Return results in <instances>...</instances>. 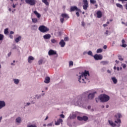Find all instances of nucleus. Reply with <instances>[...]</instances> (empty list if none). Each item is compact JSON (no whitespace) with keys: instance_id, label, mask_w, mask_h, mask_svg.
Returning a JSON list of instances; mask_svg holds the SVG:
<instances>
[{"instance_id":"obj_63","label":"nucleus","mask_w":127,"mask_h":127,"mask_svg":"<svg viewBox=\"0 0 127 127\" xmlns=\"http://www.w3.org/2000/svg\"><path fill=\"white\" fill-rule=\"evenodd\" d=\"M125 6H126V9L127 10V3L125 5Z\"/></svg>"},{"instance_id":"obj_54","label":"nucleus","mask_w":127,"mask_h":127,"mask_svg":"<svg viewBox=\"0 0 127 127\" xmlns=\"http://www.w3.org/2000/svg\"><path fill=\"white\" fill-rule=\"evenodd\" d=\"M15 6L16 5L14 4V3L12 4V7H13V8H15Z\"/></svg>"},{"instance_id":"obj_18","label":"nucleus","mask_w":127,"mask_h":127,"mask_svg":"<svg viewBox=\"0 0 127 127\" xmlns=\"http://www.w3.org/2000/svg\"><path fill=\"white\" fill-rule=\"evenodd\" d=\"M61 123H63V120L62 119H59L57 122L55 123V125L56 126H59Z\"/></svg>"},{"instance_id":"obj_25","label":"nucleus","mask_w":127,"mask_h":127,"mask_svg":"<svg viewBox=\"0 0 127 127\" xmlns=\"http://www.w3.org/2000/svg\"><path fill=\"white\" fill-rule=\"evenodd\" d=\"M111 79H112L114 84H117V83H118V79H117V78H116V77H112Z\"/></svg>"},{"instance_id":"obj_2","label":"nucleus","mask_w":127,"mask_h":127,"mask_svg":"<svg viewBox=\"0 0 127 127\" xmlns=\"http://www.w3.org/2000/svg\"><path fill=\"white\" fill-rule=\"evenodd\" d=\"M122 114L121 113H117L115 115V123H114L112 121L109 120L108 123L112 127H120L121 124H122V121L121 120V118H122Z\"/></svg>"},{"instance_id":"obj_34","label":"nucleus","mask_w":127,"mask_h":127,"mask_svg":"<svg viewBox=\"0 0 127 127\" xmlns=\"http://www.w3.org/2000/svg\"><path fill=\"white\" fill-rule=\"evenodd\" d=\"M87 54H88V55H89L90 56H93V52H92L91 51H89L87 52Z\"/></svg>"},{"instance_id":"obj_33","label":"nucleus","mask_w":127,"mask_h":127,"mask_svg":"<svg viewBox=\"0 0 127 127\" xmlns=\"http://www.w3.org/2000/svg\"><path fill=\"white\" fill-rule=\"evenodd\" d=\"M33 30H36L37 29V26L36 25H34L32 26Z\"/></svg>"},{"instance_id":"obj_3","label":"nucleus","mask_w":127,"mask_h":127,"mask_svg":"<svg viewBox=\"0 0 127 127\" xmlns=\"http://www.w3.org/2000/svg\"><path fill=\"white\" fill-rule=\"evenodd\" d=\"M90 77V73L89 71L85 70L84 72L81 75H79L78 77L79 83H82V84H86V81L89 80Z\"/></svg>"},{"instance_id":"obj_39","label":"nucleus","mask_w":127,"mask_h":127,"mask_svg":"<svg viewBox=\"0 0 127 127\" xmlns=\"http://www.w3.org/2000/svg\"><path fill=\"white\" fill-rule=\"evenodd\" d=\"M43 62V60H40L39 61H38V64L39 65H41V64H42V63Z\"/></svg>"},{"instance_id":"obj_22","label":"nucleus","mask_w":127,"mask_h":127,"mask_svg":"<svg viewBox=\"0 0 127 127\" xmlns=\"http://www.w3.org/2000/svg\"><path fill=\"white\" fill-rule=\"evenodd\" d=\"M125 42H126V41H125V40L123 39L122 40V45H121L122 47H124V48H126V47H127V45L126 44H125Z\"/></svg>"},{"instance_id":"obj_11","label":"nucleus","mask_w":127,"mask_h":127,"mask_svg":"<svg viewBox=\"0 0 127 127\" xmlns=\"http://www.w3.org/2000/svg\"><path fill=\"white\" fill-rule=\"evenodd\" d=\"M48 55L49 56H52V55H57V57L58 55H57V53L56 52V51H55L53 50H50L48 52Z\"/></svg>"},{"instance_id":"obj_17","label":"nucleus","mask_w":127,"mask_h":127,"mask_svg":"<svg viewBox=\"0 0 127 127\" xmlns=\"http://www.w3.org/2000/svg\"><path fill=\"white\" fill-rule=\"evenodd\" d=\"M21 122H22V120H21V118H20V117H18L16 118L15 122L16 123V124H20Z\"/></svg>"},{"instance_id":"obj_64","label":"nucleus","mask_w":127,"mask_h":127,"mask_svg":"<svg viewBox=\"0 0 127 127\" xmlns=\"http://www.w3.org/2000/svg\"><path fill=\"white\" fill-rule=\"evenodd\" d=\"M8 10H9V11H11V9L10 8H9Z\"/></svg>"},{"instance_id":"obj_56","label":"nucleus","mask_w":127,"mask_h":127,"mask_svg":"<svg viewBox=\"0 0 127 127\" xmlns=\"http://www.w3.org/2000/svg\"><path fill=\"white\" fill-rule=\"evenodd\" d=\"M103 26H104V27H106V26H108V24H103Z\"/></svg>"},{"instance_id":"obj_47","label":"nucleus","mask_w":127,"mask_h":127,"mask_svg":"<svg viewBox=\"0 0 127 127\" xmlns=\"http://www.w3.org/2000/svg\"><path fill=\"white\" fill-rule=\"evenodd\" d=\"M81 25H82V26H85V22H84V21H82L81 22Z\"/></svg>"},{"instance_id":"obj_29","label":"nucleus","mask_w":127,"mask_h":127,"mask_svg":"<svg viewBox=\"0 0 127 127\" xmlns=\"http://www.w3.org/2000/svg\"><path fill=\"white\" fill-rule=\"evenodd\" d=\"M116 6L117 7H119L120 8H124V7H123V5L121 4L120 3H116Z\"/></svg>"},{"instance_id":"obj_41","label":"nucleus","mask_w":127,"mask_h":127,"mask_svg":"<svg viewBox=\"0 0 127 127\" xmlns=\"http://www.w3.org/2000/svg\"><path fill=\"white\" fill-rule=\"evenodd\" d=\"M122 66L123 68H124V69H125V68L127 67V64H122Z\"/></svg>"},{"instance_id":"obj_26","label":"nucleus","mask_w":127,"mask_h":127,"mask_svg":"<svg viewBox=\"0 0 127 127\" xmlns=\"http://www.w3.org/2000/svg\"><path fill=\"white\" fill-rule=\"evenodd\" d=\"M101 64H102V65H108V64H109V61H102L101 62Z\"/></svg>"},{"instance_id":"obj_20","label":"nucleus","mask_w":127,"mask_h":127,"mask_svg":"<svg viewBox=\"0 0 127 127\" xmlns=\"http://www.w3.org/2000/svg\"><path fill=\"white\" fill-rule=\"evenodd\" d=\"M13 81L14 82V84H15V85H18V84H19V79L17 78L13 79Z\"/></svg>"},{"instance_id":"obj_50","label":"nucleus","mask_w":127,"mask_h":127,"mask_svg":"<svg viewBox=\"0 0 127 127\" xmlns=\"http://www.w3.org/2000/svg\"><path fill=\"white\" fill-rule=\"evenodd\" d=\"M122 24H125V25L127 26V23H125L124 21H122Z\"/></svg>"},{"instance_id":"obj_48","label":"nucleus","mask_w":127,"mask_h":127,"mask_svg":"<svg viewBox=\"0 0 127 127\" xmlns=\"http://www.w3.org/2000/svg\"><path fill=\"white\" fill-rule=\"evenodd\" d=\"M76 14L77 17H79V16H80V14L79 13V12H76Z\"/></svg>"},{"instance_id":"obj_49","label":"nucleus","mask_w":127,"mask_h":127,"mask_svg":"<svg viewBox=\"0 0 127 127\" xmlns=\"http://www.w3.org/2000/svg\"><path fill=\"white\" fill-rule=\"evenodd\" d=\"M60 117H61V118H62L63 119H64V118H65V116H64V115H63V114H61L60 115Z\"/></svg>"},{"instance_id":"obj_58","label":"nucleus","mask_w":127,"mask_h":127,"mask_svg":"<svg viewBox=\"0 0 127 127\" xmlns=\"http://www.w3.org/2000/svg\"><path fill=\"white\" fill-rule=\"evenodd\" d=\"M13 33H14V32H13V31H11L10 32V34H13Z\"/></svg>"},{"instance_id":"obj_23","label":"nucleus","mask_w":127,"mask_h":127,"mask_svg":"<svg viewBox=\"0 0 127 127\" xmlns=\"http://www.w3.org/2000/svg\"><path fill=\"white\" fill-rule=\"evenodd\" d=\"M97 15L98 18H101V17H102V12L101 11H98Z\"/></svg>"},{"instance_id":"obj_28","label":"nucleus","mask_w":127,"mask_h":127,"mask_svg":"<svg viewBox=\"0 0 127 127\" xmlns=\"http://www.w3.org/2000/svg\"><path fill=\"white\" fill-rule=\"evenodd\" d=\"M47 0H42V2L45 3V4H46V5H49V2H48V1H47Z\"/></svg>"},{"instance_id":"obj_10","label":"nucleus","mask_w":127,"mask_h":127,"mask_svg":"<svg viewBox=\"0 0 127 127\" xmlns=\"http://www.w3.org/2000/svg\"><path fill=\"white\" fill-rule=\"evenodd\" d=\"M93 57L95 60H102L103 59V56L101 55L95 54Z\"/></svg>"},{"instance_id":"obj_61","label":"nucleus","mask_w":127,"mask_h":127,"mask_svg":"<svg viewBox=\"0 0 127 127\" xmlns=\"http://www.w3.org/2000/svg\"><path fill=\"white\" fill-rule=\"evenodd\" d=\"M117 70L118 71H120V67H117Z\"/></svg>"},{"instance_id":"obj_38","label":"nucleus","mask_w":127,"mask_h":127,"mask_svg":"<svg viewBox=\"0 0 127 127\" xmlns=\"http://www.w3.org/2000/svg\"><path fill=\"white\" fill-rule=\"evenodd\" d=\"M51 41L52 42V43H57V41H56V40L53 39L51 40Z\"/></svg>"},{"instance_id":"obj_40","label":"nucleus","mask_w":127,"mask_h":127,"mask_svg":"<svg viewBox=\"0 0 127 127\" xmlns=\"http://www.w3.org/2000/svg\"><path fill=\"white\" fill-rule=\"evenodd\" d=\"M105 35L108 36L109 35V30H106V32L104 33Z\"/></svg>"},{"instance_id":"obj_45","label":"nucleus","mask_w":127,"mask_h":127,"mask_svg":"<svg viewBox=\"0 0 127 127\" xmlns=\"http://www.w3.org/2000/svg\"><path fill=\"white\" fill-rule=\"evenodd\" d=\"M53 124V123H50L47 125V127H52Z\"/></svg>"},{"instance_id":"obj_35","label":"nucleus","mask_w":127,"mask_h":127,"mask_svg":"<svg viewBox=\"0 0 127 127\" xmlns=\"http://www.w3.org/2000/svg\"><path fill=\"white\" fill-rule=\"evenodd\" d=\"M4 34H8V29L6 28L4 30Z\"/></svg>"},{"instance_id":"obj_27","label":"nucleus","mask_w":127,"mask_h":127,"mask_svg":"<svg viewBox=\"0 0 127 127\" xmlns=\"http://www.w3.org/2000/svg\"><path fill=\"white\" fill-rule=\"evenodd\" d=\"M32 21L33 23H37V22H38V20L36 18H34L32 19Z\"/></svg>"},{"instance_id":"obj_15","label":"nucleus","mask_w":127,"mask_h":127,"mask_svg":"<svg viewBox=\"0 0 127 127\" xmlns=\"http://www.w3.org/2000/svg\"><path fill=\"white\" fill-rule=\"evenodd\" d=\"M44 39H50L51 38V35L47 34L43 36Z\"/></svg>"},{"instance_id":"obj_6","label":"nucleus","mask_w":127,"mask_h":127,"mask_svg":"<svg viewBox=\"0 0 127 127\" xmlns=\"http://www.w3.org/2000/svg\"><path fill=\"white\" fill-rule=\"evenodd\" d=\"M61 16L63 17V18H61L60 21L62 23H63L64 22V19H68V18H69V15H68L66 13H63L61 14Z\"/></svg>"},{"instance_id":"obj_7","label":"nucleus","mask_w":127,"mask_h":127,"mask_svg":"<svg viewBox=\"0 0 127 127\" xmlns=\"http://www.w3.org/2000/svg\"><path fill=\"white\" fill-rule=\"evenodd\" d=\"M83 5L82 6L83 9H84V10H86L87 8L89 7V3L88 2V0H83Z\"/></svg>"},{"instance_id":"obj_52","label":"nucleus","mask_w":127,"mask_h":127,"mask_svg":"<svg viewBox=\"0 0 127 127\" xmlns=\"http://www.w3.org/2000/svg\"><path fill=\"white\" fill-rule=\"evenodd\" d=\"M9 37L11 39H12V38H13V36L11 35H9Z\"/></svg>"},{"instance_id":"obj_16","label":"nucleus","mask_w":127,"mask_h":127,"mask_svg":"<svg viewBox=\"0 0 127 127\" xmlns=\"http://www.w3.org/2000/svg\"><path fill=\"white\" fill-rule=\"evenodd\" d=\"M44 83L46 84H48L50 83V77L49 76H47L45 78Z\"/></svg>"},{"instance_id":"obj_21","label":"nucleus","mask_w":127,"mask_h":127,"mask_svg":"<svg viewBox=\"0 0 127 127\" xmlns=\"http://www.w3.org/2000/svg\"><path fill=\"white\" fill-rule=\"evenodd\" d=\"M34 14H35V15H36V16L38 17V18H40V17H41V15H40V14L39 13H38V12H37V11H36V10L34 11Z\"/></svg>"},{"instance_id":"obj_32","label":"nucleus","mask_w":127,"mask_h":127,"mask_svg":"<svg viewBox=\"0 0 127 127\" xmlns=\"http://www.w3.org/2000/svg\"><path fill=\"white\" fill-rule=\"evenodd\" d=\"M102 52H103V49H98L96 51L97 53H102Z\"/></svg>"},{"instance_id":"obj_4","label":"nucleus","mask_w":127,"mask_h":127,"mask_svg":"<svg viewBox=\"0 0 127 127\" xmlns=\"http://www.w3.org/2000/svg\"><path fill=\"white\" fill-rule=\"evenodd\" d=\"M99 99L100 100L102 103H106V102H108V101L110 100V96L106 94H103L99 96Z\"/></svg>"},{"instance_id":"obj_42","label":"nucleus","mask_w":127,"mask_h":127,"mask_svg":"<svg viewBox=\"0 0 127 127\" xmlns=\"http://www.w3.org/2000/svg\"><path fill=\"white\" fill-rule=\"evenodd\" d=\"M36 98H37V99H40L41 98V95H36Z\"/></svg>"},{"instance_id":"obj_19","label":"nucleus","mask_w":127,"mask_h":127,"mask_svg":"<svg viewBox=\"0 0 127 127\" xmlns=\"http://www.w3.org/2000/svg\"><path fill=\"white\" fill-rule=\"evenodd\" d=\"M34 60V58L32 56H29L28 58V63H31V61H33Z\"/></svg>"},{"instance_id":"obj_46","label":"nucleus","mask_w":127,"mask_h":127,"mask_svg":"<svg viewBox=\"0 0 127 127\" xmlns=\"http://www.w3.org/2000/svg\"><path fill=\"white\" fill-rule=\"evenodd\" d=\"M69 38H68V37H65L64 38V41H68Z\"/></svg>"},{"instance_id":"obj_9","label":"nucleus","mask_w":127,"mask_h":127,"mask_svg":"<svg viewBox=\"0 0 127 127\" xmlns=\"http://www.w3.org/2000/svg\"><path fill=\"white\" fill-rule=\"evenodd\" d=\"M25 2L30 4V5H34L35 4V0H25Z\"/></svg>"},{"instance_id":"obj_44","label":"nucleus","mask_w":127,"mask_h":127,"mask_svg":"<svg viewBox=\"0 0 127 127\" xmlns=\"http://www.w3.org/2000/svg\"><path fill=\"white\" fill-rule=\"evenodd\" d=\"M73 62H72V61L69 62V66H73Z\"/></svg>"},{"instance_id":"obj_1","label":"nucleus","mask_w":127,"mask_h":127,"mask_svg":"<svg viewBox=\"0 0 127 127\" xmlns=\"http://www.w3.org/2000/svg\"><path fill=\"white\" fill-rule=\"evenodd\" d=\"M88 93L89 91H86L84 92L82 95L78 96L76 103H75V106H79V107L83 106L84 102H86L88 100H93L95 98V95L97 94L96 91L88 94Z\"/></svg>"},{"instance_id":"obj_24","label":"nucleus","mask_w":127,"mask_h":127,"mask_svg":"<svg viewBox=\"0 0 127 127\" xmlns=\"http://www.w3.org/2000/svg\"><path fill=\"white\" fill-rule=\"evenodd\" d=\"M21 40V36H19L17 38L15 39V41L16 43L19 42V41Z\"/></svg>"},{"instance_id":"obj_5","label":"nucleus","mask_w":127,"mask_h":127,"mask_svg":"<svg viewBox=\"0 0 127 127\" xmlns=\"http://www.w3.org/2000/svg\"><path fill=\"white\" fill-rule=\"evenodd\" d=\"M39 30L41 32L43 33H45V32H47V31H49V28H47V27L44 25H41L39 27Z\"/></svg>"},{"instance_id":"obj_51","label":"nucleus","mask_w":127,"mask_h":127,"mask_svg":"<svg viewBox=\"0 0 127 127\" xmlns=\"http://www.w3.org/2000/svg\"><path fill=\"white\" fill-rule=\"evenodd\" d=\"M119 1H122V2H124V1H127V0H118Z\"/></svg>"},{"instance_id":"obj_12","label":"nucleus","mask_w":127,"mask_h":127,"mask_svg":"<svg viewBox=\"0 0 127 127\" xmlns=\"http://www.w3.org/2000/svg\"><path fill=\"white\" fill-rule=\"evenodd\" d=\"M70 10V11H74V10H76V11H81V9L78 8L76 6H71Z\"/></svg>"},{"instance_id":"obj_13","label":"nucleus","mask_w":127,"mask_h":127,"mask_svg":"<svg viewBox=\"0 0 127 127\" xmlns=\"http://www.w3.org/2000/svg\"><path fill=\"white\" fill-rule=\"evenodd\" d=\"M5 107V102L4 101H0V110Z\"/></svg>"},{"instance_id":"obj_60","label":"nucleus","mask_w":127,"mask_h":127,"mask_svg":"<svg viewBox=\"0 0 127 127\" xmlns=\"http://www.w3.org/2000/svg\"><path fill=\"white\" fill-rule=\"evenodd\" d=\"M83 54V55H86V54H87V52H84Z\"/></svg>"},{"instance_id":"obj_62","label":"nucleus","mask_w":127,"mask_h":127,"mask_svg":"<svg viewBox=\"0 0 127 127\" xmlns=\"http://www.w3.org/2000/svg\"><path fill=\"white\" fill-rule=\"evenodd\" d=\"M107 72H108V73H111V70H107Z\"/></svg>"},{"instance_id":"obj_57","label":"nucleus","mask_w":127,"mask_h":127,"mask_svg":"<svg viewBox=\"0 0 127 127\" xmlns=\"http://www.w3.org/2000/svg\"><path fill=\"white\" fill-rule=\"evenodd\" d=\"M10 55H11V52H10L8 54V57H9V56H10Z\"/></svg>"},{"instance_id":"obj_59","label":"nucleus","mask_w":127,"mask_h":127,"mask_svg":"<svg viewBox=\"0 0 127 127\" xmlns=\"http://www.w3.org/2000/svg\"><path fill=\"white\" fill-rule=\"evenodd\" d=\"M11 66H14V65H15V64H14V63H11Z\"/></svg>"},{"instance_id":"obj_37","label":"nucleus","mask_w":127,"mask_h":127,"mask_svg":"<svg viewBox=\"0 0 127 127\" xmlns=\"http://www.w3.org/2000/svg\"><path fill=\"white\" fill-rule=\"evenodd\" d=\"M118 59L120 61H123L124 60V58H122V56L121 55H119L118 56Z\"/></svg>"},{"instance_id":"obj_43","label":"nucleus","mask_w":127,"mask_h":127,"mask_svg":"<svg viewBox=\"0 0 127 127\" xmlns=\"http://www.w3.org/2000/svg\"><path fill=\"white\" fill-rule=\"evenodd\" d=\"M76 118V115L73 114L72 116L70 117V119H75Z\"/></svg>"},{"instance_id":"obj_31","label":"nucleus","mask_w":127,"mask_h":127,"mask_svg":"<svg viewBox=\"0 0 127 127\" xmlns=\"http://www.w3.org/2000/svg\"><path fill=\"white\" fill-rule=\"evenodd\" d=\"M90 3H92V4H95V3H97V0H90Z\"/></svg>"},{"instance_id":"obj_55","label":"nucleus","mask_w":127,"mask_h":127,"mask_svg":"<svg viewBox=\"0 0 127 127\" xmlns=\"http://www.w3.org/2000/svg\"><path fill=\"white\" fill-rule=\"evenodd\" d=\"M13 50L16 49V46H14V47L12 48Z\"/></svg>"},{"instance_id":"obj_30","label":"nucleus","mask_w":127,"mask_h":127,"mask_svg":"<svg viewBox=\"0 0 127 127\" xmlns=\"http://www.w3.org/2000/svg\"><path fill=\"white\" fill-rule=\"evenodd\" d=\"M4 38V36L1 34H0V41H2Z\"/></svg>"},{"instance_id":"obj_14","label":"nucleus","mask_w":127,"mask_h":127,"mask_svg":"<svg viewBox=\"0 0 127 127\" xmlns=\"http://www.w3.org/2000/svg\"><path fill=\"white\" fill-rule=\"evenodd\" d=\"M60 45L62 47H64L66 45V43L64 41V40H61L59 43Z\"/></svg>"},{"instance_id":"obj_36","label":"nucleus","mask_w":127,"mask_h":127,"mask_svg":"<svg viewBox=\"0 0 127 127\" xmlns=\"http://www.w3.org/2000/svg\"><path fill=\"white\" fill-rule=\"evenodd\" d=\"M27 127H37V126H36V125H27Z\"/></svg>"},{"instance_id":"obj_8","label":"nucleus","mask_w":127,"mask_h":127,"mask_svg":"<svg viewBox=\"0 0 127 127\" xmlns=\"http://www.w3.org/2000/svg\"><path fill=\"white\" fill-rule=\"evenodd\" d=\"M88 117L86 116H84L82 117L80 116L77 117V120L78 121H84V122H86V121H88Z\"/></svg>"},{"instance_id":"obj_53","label":"nucleus","mask_w":127,"mask_h":127,"mask_svg":"<svg viewBox=\"0 0 127 127\" xmlns=\"http://www.w3.org/2000/svg\"><path fill=\"white\" fill-rule=\"evenodd\" d=\"M107 45H104V46H103L104 49H107Z\"/></svg>"}]
</instances>
